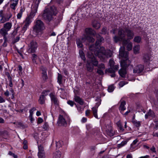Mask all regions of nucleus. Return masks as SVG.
Instances as JSON below:
<instances>
[{
    "instance_id": "1",
    "label": "nucleus",
    "mask_w": 158,
    "mask_h": 158,
    "mask_svg": "<svg viewBox=\"0 0 158 158\" xmlns=\"http://www.w3.org/2000/svg\"><path fill=\"white\" fill-rule=\"evenodd\" d=\"M90 52H88L87 53V56L88 58L87 63L86 64V67L88 71L91 72L93 69L92 64L95 66L98 65V62L96 60L93 54L96 56L99 55V40H97L95 44L90 45L89 47Z\"/></svg>"
},
{
    "instance_id": "2",
    "label": "nucleus",
    "mask_w": 158,
    "mask_h": 158,
    "mask_svg": "<svg viewBox=\"0 0 158 158\" xmlns=\"http://www.w3.org/2000/svg\"><path fill=\"white\" fill-rule=\"evenodd\" d=\"M128 52L125 51V48L121 47L119 49V57L123 59L121 61L120 65L122 68L119 71L121 76L124 77L126 74V68L130 65L131 62L128 58Z\"/></svg>"
},
{
    "instance_id": "3",
    "label": "nucleus",
    "mask_w": 158,
    "mask_h": 158,
    "mask_svg": "<svg viewBox=\"0 0 158 158\" xmlns=\"http://www.w3.org/2000/svg\"><path fill=\"white\" fill-rule=\"evenodd\" d=\"M57 13L56 8L52 6L49 8H45L42 15V17L45 20L51 21L53 15H56Z\"/></svg>"
},
{
    "instance_id": "4",
    "label": "nucleus",
    "mask_w": 158,
    "mask_h": 158,
    "mask_svg": "<svg viewBox=\"0 0 158 158\" xmlns=\"http://www.w3.org/2000/svg\"><path fill=\"white\" fill-rule=\"evenodd\" d=\"M126 28H119L118 32V36H115L113 38L114 41L115 43L122 41L123 44H125L127 41V40L125 38L126 36Z\"/></svg>"
},
{
    "instance_id": "5",
    "label": "nucleus",
    "mask_w": 158,
    "mask_h": 158,
    "mask_svg": "<svg viewBox=\"0 0 158 158\" xmlns=\"http://www.w3.org/2000/svg\"><path fill=\"white\" fill-rule=\"evenodd\" d=\"M112 54V52L110 50H105L104 47H100L99 48V61L105 62Z\"/></svg>"
},
{
    "instance_id": "6",
    "label": "nucleus",
    "mask_w": 158,
    "mask_h": 158,
    "mask_svg": "<svg viewBox=\"0 0 158 158\" xmlns=\"http://www.w3.org/2000/svg\"><path fill=\"white\" fill-rule=\"evenodd\" d=\"M33 31L38 34L42 32L45 29V27L43 22L40 19H36L33 27Z\"/></svg>"
},
{
    "instance_id": "7",
    "label": "nucleus",
    "mask_w": 158,
    "mask_h": 158,
    "mask_svg": "<svg viewBox=\"0 0 158 158\" xmlns=\"http://www.w3.org/2000/svg\"><path fill=\"white\" fill-rule=\"evenodd\" d=\"M102 129L106 135L110 136H112L114 135V131L113 130L111 124L106 125Z\"/></svg>"
},
{
    "instance_id": "8",
    "label": "nucleus",
    "mask_w": 158,
    "mask_h": 158,
    "mask_svg": "<svg viewBox=\"0 0 158 158\" xmlns=\"http://www.w3.org/2000/svg\"><path fill=\"white\" fill-rule=\"evenodd\" d=\"M114 62L112 60H110L109 65L110 67L108 69V71L109 73L115 72L118 69V66L117 65H114Z\"/></svg>"
},
{
    "instance_id": "9",
    "label": "nucleus",
    "mask_w": 158,
    "mask_h": 158,
    "mask_svg": "<svg viewBox=\"0 0 158 158\" xmlns=\"http://www.w3.org/2000/svg\"><path fill=\"white\" fill-rule=\"evenodd\" d=\"M29 47L28 52L34 53L35 52L38 46L35 41L32 40L31 42Z\"/></svg>"
},
{
    "instance_id": "10",
    "label": "nucleus",
    "mask_w": 158,
    "mask_h": 158,
    "mask_svg": "<svg viewBox=\"0 0 158 158\" xmlns=\"http://www.w3.org/2000/svg\"><path fill=\"white\" fill-rule=\"evenodd\" d=\"M38 156L39 158H45V153L44 147L41 144L38 145Z\"/></svg>"
},
{
    "instance_id": "11",
    "label": "nucleus",
    "mask_w": 158,
    "mask_h": 158,
    "mask_svg": "<svg viewBox=\"0 0 158 158\" xmlns=\"http://www.w3.org/2000/svg\"><path fill=\"white\" fill-rule=\"evenodd\" d=\"M57 124L60 126H66L67 125L66 121L63 116L60 114L58 117Z\"/></svg>"
},
{
    "instance_id": "12",
    "label": "nucleus",
    "mask_w": 158,
    "mask_h": 158,
    "mask_svg": "<svg viewBox=\"0 0 158 158\" xmlns=\"http://www.w3.org/2000/svg\"><path fill=\"white\" fill-rule=\"evenodd\" d=\"M94 20L92 22V25L93 27L96 29L99 28V23H98V20L99 18L98 17V14H96L94 15L93 16Z\"/></svg>"
},
{
    "instance_id": "13",
    "label": "nucleus",
    "mask_w": 158,
    "mask_h": 158,
    "mask_svg": "<svg viewBox=\"0 0 158 158\" xmlns=\"http://www.w3.org/2000/svg\"><path fill=\"white\" fill-rule=\"evenodd\" d=\"M126 36L127 37L128 40L132 39L134 36V32L128 28H126Z\"/></svg>"
},
{
    "instance_id": "14",
    "label": "nucleus",
    "mask_w": 158,
    "mask_h": 158,
    "mask_svg": "<svg viewBox=\"0 0 158 158\" xmlns=\"http://www.w3.org/2000/svg\"><path fill=\"white\" fill-rule=\"evenodd\" d=\"M144 66L142 64H139L135 67L133 69L134 73H142L144 70Z\"/></svg>"
},
{
    "instance_id": "15",
    "label": "nucleus",
    "mask_w": 158,
    "mask_h": 158,
    "mask_svg": "<svg viewBox=\"0 0 158 158\" xmlns=\"http://www.w3.org/2000/svg\"><path fill=\"white\" fill-rule=\"evenodd\" d=\"M38 6L35 5L33 6L31 8V10L30 15L28 16L31 19H32L35 15L37 11Z\"/></svg>"
},
{
    "instance_id": "16",
    "label": "nucleus",
    "mask_w": 158,
    "mask_h": 158,
    "mask_svg": "<svg viewBox=\"0 0 158 158\" xmlns=\"http://www.w3.org/2000/svg\"><path fill=\"white\" fill-rule=\"evenodd\" d=\"M0 34L3 37L4 43L7 42L8 40L6 35H8V31L3 28L0 29Z\"/></svg>"
},
{
    "instance_id": "17",
    "label": "nucleus",
    "mask_w": 158,
    "mask_h": 158,
    "mask_svg": "<svg viewBox=\"0 0 158 158\" xmlns=\"http://www.w3.org/2000/svg\"><path fill=\"white\" fill-rule=\"evenodd\" d=\"M50 96L52 102L56 106V108H59V102L56 97L52 93L50 94Z\"/></svg>"
},
{
    "instance_id": "18",
    "label": "nucleus",
    "mask_w": 158,
    "mask_h": 158,
    "mask_svg": "<svg viewBox=\"0 0 158 158\" xmlns=\"http://www.w3.org/2000/svg\"><path fill=\"white\" fill-rule=\"evenodd\" d=\"M86 34L85 35H94L95 33L92 28H86L85 30Z\"/></svg>"
},
{
    "instance_id": "19",
    "label": "nucleus",
    "mask_w": 158,
    "mask_h": 158,
    "mask_svg": "<svg viewBox=\"0 0 158 158\" xmlns=\"http://www.w3.org/2000/svg\"><path fill=\"white\" fill-rule=\"evenodd\" d=\"M123 44L124 46L127 45L126 48L127 50L128 51L131 50L132 48V43L129 40H127V41L125 44Z\"/></svg>"
},
{
    "instance_id": "20",
    "label": "nucleus",
    "mask_w": 158,
    "mask_h": 158,
    "mask_svg": "<svg viewBox=\"0 0 158 158\" xmlns=\"http://www.w3.org/2000/svg\"><path fill=\"white\" fill-rule=\"evenodd\" d=\"M12 26V23L10 22H8L4 24L3 28L8 31L11 29Z\"/></svg>"
},
{
    "instance_id": "21",
    "label": "nucleus",
    "mask_w": 158,
    "mask_h": 158,
    "mask_svg": "<svg viewBox=\"0 0 158 158\" xmlns=\"http://www.w3.org/2000/svg\"><path fill=\"white\" fill-rule=\"evenodd\" d=\"M81 40L83 41L87 40L89 42H93L94 41V39L92 37L89 35H85L84 37L82 38Z\"/></svg>"
},
{
    "instance_id": "22",
    "label": "nucleus",
    "mask_w": 158,
    "mask_h": 158,
    "mask_svg": "<svg viewBox=\"0 0 158 158\" xmlns=\"http://www.w3.org/2000/svg\"><path fill=\"white\" fill-rule=\"evenodd\" d=\"M0 17L1 18L0 20V23H4L5 22V16L4 11L3 10H0Z\"/></svg>"
},
{
    "instance_id": "23",
    "label": "nucleus",
    "mask_w": 158,
    "mask_h": 158,
    "mask_svg": "<svg viewBox=\"0 0 158 158\" xmlns=\"http://www.w3.org/2000/svg\"><path fill=\"white\" fill-rule=\"evenodd\" d=\"M74 99L76 102L79 103L81 105H83L84 103V102L82 99L76 95L74 96Z\"/></svg>"
},
{
    "instance_id": "24",
    "label": "nucleus",
    "mask_w": 158,
    "mask_h": 158,
    "mask_svg": "<svg viewBox=\"0 0 158 158\" xmlns=\"http://www.w3.org/2000/svg\"><path fill=\"white\" fill-rule=\"evenodd\" d=\"M138 141V139H136L135 140L133 141V142L131 144L130 149L132 151H133L134 150L135 148L136 147L135 144Z\"/></svg>"
},
{
    "instance_id": "25",
    "label": "nucleus",
    "mask_w": 158,
    "mask_h": 158,
    "mask_svg": "<svg viewBox=\"0 0 158 158\" xmlns=\"http://www.w3.org/2000/svg\"><path fill=\"white\" fill-rule=\"evenodd\" d=\"M14 124H15L17 127L24 128L25 127V126L23 124L20 122H14Z\"/></svg>"
},
{
    "instance_id": "26",
    "label": "nucleus",
    "mask_w": 158,
    "mask_h": 158,
    "mask_svg": "<svg viewBox=\"0 0 158 158\" xmlns=\"http://www.w3.org/2000/svg\"><path fill=\"white\" fill-rule=\"evenodd\" d=\"M130 138H127L125 140L122 141L120 144H119L118 145V147L119 148H121L125 145H126L127 142L130 139Z\"/></svg>"
},
{
    "instance_id": "27",
    "label": "nucleus",
    "mask_w": 158,
    "mask_h": 158,
    "mask_svg": "<svg viewBox=\"0 0 158 158\" xmlns=\"http://www.w3.org/2000/svg\"><path fill=\"white\" fill-rule=\"evenodd\" d=\"M105 69V66L103 64L99 65V75H103L104 74L103 71Z\"/></svg>"
},
{
    "instance_id": "28",
    "label": "nucleus",
    "mask_w": 158,
    "mask_h": 158,
    "mask_svg": "<svg viewBox=\"0 0 158 158\" xmlns=\"http://www.w3.org/2000/svg\"><path fill=\"white\" fill-rule=\"evenodd\" d=\"M31 22V19L29 17L27 16L26 18L25 21H24V24L29 26Z\"/></svg>"
},
{
    "instance_id": "29",
    "label": "nucleus",
    "mask_w": 158,
    "mask_h": 158,
    "mask_svg": "<svg viewBox=\"0 0 158 158\" xmlns=\"http://www.w3.org/2000/svg\"><path fill=\"white\" fill-rule=\"evenodd\" d=\"M61 155V152L59 151H56L53 154V158H60Z\"/></svg>"
},
{
    "instance_id": "30",
    "label": "nucleus",
    "mask_w": 158,
    "mask_h": 158,
    "mask_svg": "<svg viewBox=\"0 0 158 158\" xmlns=\"http://www.w3.org/2000/svg\"><path fill=\"white\" fill-rule=\"evenodd\" d=\"M140 46L139 45H136L134 46L133 51L135 54H138L139 53Z\"/></svg>"
},
{
    "instance_id": "31",
    "label": "nucleus",
    "mask_w": 158,
    "mask_h": 158,
    "mask_svg": "<svg viewBox=\"0 0 158 158\" xmlns=\"http://www.w3.org/2000/svg\"><path fill=\"white\" fill-rule=\"evenodd\" d=\"M45 98L44 95H41L39 100V102L41 104H44L45 102Z\"/></svg>"
},
{
    "instance_id": "32",
    "label": "nucleus",
    "mask_w": 158,
    "mask_h": 158,
    "mask_svg": "<svg viewBox=\"0 0 158 158\" xmlns=\"http://www.w3.org/2000/svg\"><path fill=\"white\" fill-rule=\"evenodd\" d=\"M141 40V37L137 36H135L133 40V41L136 43H140Z\"/></svg>"
},
{
    "instance_id": "33",
    "label": "nucleus",
    "mask_w": 158,
    "mask_h": 158,
    "mask_svg": "<svg viewBox=\"0 0 158 158\" xmlns=\"http://www.w3.org/2000/svg\"><path fill=\"white\" fill-rule=\"evenodd\" d=\"M120 109H126L125 105L126 104V102L123 100H120Z\"/></svg>"
},
{
    "instance_id": "34",
    "label": "nucleus",
    "mask_w": 158,
    "mask_h": 158,
    "mask_svg": "<svg viewBox=\"0 0 158 158\" xmlns=\"http://www.w3.org/2000/svg\"><path fill=\"white\" fill-rule=\"evenodd\" d=\"M150 59V56L148 54H145L143 56L144 61L148 62Z\"/></svg>"
},
{
    "instance_id": "35",
    "label": "nucleus",
    "mask_w": 158,
    "mask_h": 158,
    "mask_svg": "<svg viewBox=\"0 0 158 158\" xmlns=\"http://www.w3.org/2000/svg\"><path fill=\"white\" fill-rule=\"evenodd\" d=\"M62 75L58 73L57 77V81L59 84H61L62 83Z\"/></svg>"
},
{
    "instance_id": "36",
    "label": "nucleus",
    "mask_w": 158,
    "mask_h": 158,
    "mask_svg": "<svg viewBox=\"0 0 158 158\" xmlns=\"http://www.w3.org/2000/svg\"><path fill=\"white\" fill-rule=\"evenodd\" d=\"M76 43L78 47L81 48L82 47L83 44L81 41L80 39L77 40Z\"/></svg>"
},
{
    "instance_id": "37",
    "label": "nucleus",
    "mask_w": 158,
    "mask_h": 158,
    "mask_svg": "<svg viewBox=\"0 0 158 158\" xmlns=\"http://www.w3.org/2000/svg\"><path fill=\"white\" fill-rule=\"evenodd\" d=\"M37 59V56L35 54H32V60L33 63L36 64H37L36 62V60Z\"/></svg>"
},
{
    "instance_id": "38",
    "label": "nucleus",
    "mask_w": 158,
    "mask_h": 158,
    "mask_svg": "<svg viewBox=\"0 0 158 158\" xmlns=\"http://www.w3.org/2000/svg\"><path fill=\"white\" fill-rule=\"evenodd\" d=\"M63 144V142L62 141H59L56 143V146L57 148H59L62 146Z\"/></svg>"
},
{
    "instance_id": "39",
    "label": "nucleus",
    "mask_w": 158,
    "mask_h": 158,
    "mask_svg": "<svg viewBox=\"0 0 158 158\" xmlns=\"http://www.w3.org/2000/svg\"><path fill=\"white\" fill-rule=\"evenodd\" d=\"M79 53L81 58L84 60V61L85 60V58L84 54L82 51H79Z\"/></svg>"
},
{
    "instance_id": "40",
    "label": "nucleus",
    "mask_w": 158,
    "mask_h": 158,
    "mask_svg": "<svg viewBox=\"0 0 158 158\" xmlns=\"http://www.w3.org/2000/svg\"><path fill=\"white\" fill-rule=\"evenodd\" d=\"M114 88L113 85H112L109 86L108 89V90L109 92H112L114 89Z\"/></svg>"
},
{
    "instance_id": "41",
    "label": "nucleus",
    "mask_w": 158,
    "mask_h": 158,
    "mask_svg": "<svg viewBox=\"0 0 158 158\" xmlns=\"http://www.w3.org/2000/svg\"><path fill=\"white\" fill-rule=\"evenodd\" d=\"M148 114L149 116H151L152 117H154L155 116L154 112L151 109L149 110L148 112Z\"/></svg>"
},
{
    "instance_id": "42",
    "label": "nucleus",
    "mask_w": 158,
    "mask_h": 158,
    "mask_svg": "<svg viewBox=\"0 0 158 158\" xmlns=\"http://www.w3.org/2000/svg\"><path fill=\"white\" fill-rule=\"evenodd\" d=\"M42 78L44 82L48 78L47 74H42Z\"/></svg>"
},
{
    "instance_id": "43",
    "label": "nucleus",
    "mask_w": 158,
    "mask_h": 158,
    "mask_svg": "<svg viewBox=\"0 0 158 158\" xmlns=\"http://www.w3.org/2000/svg\"><path fill=\"white\" fill-rule=\"evenodd\" d=\"M93 112L94 116L96 118H98L97 115V109H93Z\"/></svg>"
},
{
    "instance_id": "44",
    "label": "nucleus",
    "mask_w": 158,
    "mask_h": 158,
    "mask_svg": "<svg viewBox=\"0 0 158 158\" xmlns=\"http://www.w3.org/2000/svg\"><path fill=\"white\" fill-rule=\"evenodd\" d=\"M8 154L10 156H12L14 158H18V156L17 155H15L14 153H13L11 151H9Z\"/></svg>"
},
{
    "instance_id": "45",
    "label": "nucleus",
    "mask_w": 158,
    "mask_h": 158,
    "mask_svg": "<svg viewBox=\"0 0 158 158\" xmlns=\"http://www.w3.org/2000/svg\"><path fill=\"white\" fill-rule=\"evenodd\" d=\"M8 80L9 81V85L10 87H12L13 86V83H12V77L8 79Z\"/></svg>"
},
{
    "instance_id": "46",
    "label": "nucleus",
    "mask_w": 158,
    "mask_h": 158,
    "mask_svg": "<svg viewBox=\"0 0 158 158\" xmlns=\"http://www.w3.org/2000/svg\"><path fill=\"white\" fill-rule=\"evenodd\" d=\"M17 4L18 3L15 2H13L10 5L11 8L14 10L15 9V7Z\"/></svg>"
},
{
    "instance_id": "47",
    "label": "nucleus",
    "mask_w": 158,
    "mask_h": 158,
    "mask_svg": "<svg viewBox=\"0 0 158 158\" xmlns=\"http://www.w3.org/2000/svg\"><path fill=\"white\" fill-rule=\"evenodd\" d=\"M154 121L156 123V124L154 129L155 130H157L158 129V121H156L155 120Z\"/></svg>"
},
{
    "instance_id": "48",
    "label": "nucleus",
    "mask_w": 158,
    "mask_h": 158,
    "mask_svg": "<svg viewBox=\"0 0 158 158\" xmlns=\"http://www.w3.org/2000/svg\"><path fill=\"white\" fill-rule=\"evenodd\" d=\"M41 69L42 71V74H47L46 69L45 68L42 66Z\"/></svg>"
},
{
    "instance_id": "49",
    "label": "nucleus",
    "mask_w": 158,
    "mask_h": 158,
    "mask_svg": "<svg viewBox=\"0 0 158 158\" xmlns=\"http://www.w3.org/2000/svg\"><path fill=\"white\" fill-rule=\"evenodd\" d=\"M126 84H127V82L126 83L124 81H121L119 82V85L120 87H122Z\"/></svg>"
},
{
    "instance_id": "50",
    "label": "nucleus",
    "mask_w": 158,
    "mask_h": 158,
    "mask_svg": "<svg viewBox=\"0 0 158 158\" xmlns=\"http://www.w3.org/2000/svg\"><path fill=\"white\" fill-rule=\"evenodd\" d=\"M67 103L69 105L72 106H73L74 104H75V103L74 102L71 100L68 101Z\"/></svg>"
},
{
    "instance_id": "51",
    "label": "nucleus",
    "mask_w": 158,
    "mask_h": 158,
    "mask_svg": "<svg viewBox=\"0 0 158 158\" xmlns=\"http://www.w3.org/2000/svg\"><path fill=\"white\" fill-rule=\"evenodd\" d=\"M48 127V125L47 123L45 124L43 126V128L44 130H46Z\"/></svg>"
},
{
    "instance_id": "52",
    "label": "nucleus",
    "mask_w": 158,
    "mask_h": 158,
    "mask_svg": "<svg viewBox=\"0 0 158 158\" xmlns=\"http://www.w3.org/2000/svg\"><path fill=\"white\" fill-rule=\"evenodd\" d=\"M12 16V15L11 13H10L9 14V16L8 18L6 17L5 19V22L7 21H8L9 20V19Z\"/></svg>"
},
{
    "instance_id": "53",
    "label": "nucleus",
    "mask_w": 158,
    "mask_h": 158,
    "mask_svg": "<svg viewBox=\"0 0 158 158\" xmlns=\"http://www.w3.org/2000/svg\"><path fill=\"white\" fill-rule=\"evenodd\" d=\"M150 150L152 152H156V149L154 146H152V147L150 149Z\"/></svg>"
},
{
    "instance_id": "54",
    "label": "nucleus",
    "mask_w": 158,
    "mask_h": 158,
    "mask_svg": "<svg viewBox=\"0 0 158 158\" xmlns=\"http://www.w3.org/2000/svg\"><path fill=\"white\" fill-rule=\"evenodd\" d=\"M22 15V14L21 12H19L17 15V18L18 19H20Z\"/></svg>"
},
{
    "instance_id": "55",
    "label": "nucleus",
    "mask_w": 158,
    "mask_h": 158,
    "mask_svg": "<svg viewBox=\"0 0 158 158\" xmlns=\"http://www.w3.org/2000/svg\"><path fill=\"white\" fill-rule=\"evenodd\" d=\"M28 26L24 24V26L23 27V30L24 31H25L26 30Z\"/></svg>"
},
{
    "instance_id": "56",
    "label": "nucleus",
    "mask_w": 158,
    "mask_h": 158,
    "mask_svg": "<svg viewBox=\"0 0 158 158\" xmlns=\"http://www.w3.org/2000/svg\"><path fill=\"white\" fill-rule=\"evenodd\" d=\"M29 118L31 122L32 123H33L34 120V119L33 118L32 116H31V115L30 116H29Z\"/></svg>"
},
{
    "instance_id": "57",
    "label": "nucleus",
    "mask_w": 158,
    "mask_h": 158,
    "mask_svg": "<svg viewBox=\"0 0 158 158\" xmlns=\"http://www.w3.org/2000/svg\"><path fill=\"white\" fill-rule=\"evenodd\" d=\"M134 123L136 127H139L140 126V123L139 122H134Z\"/></svg>"
},
{
    "instance_id": "58",
    "label": "nucleus",
    "mask_w": 158,
    "mask_h": 158,
    "mask_svg": "<svg viewBox=\"0 0 158 158\" xmlns=\"http://www.w3.org/2000/svg\"><path fill=\"white\" fill-rule=\"evenodd\" d=\"M43 122V119L42 118H38V124L40 123H42Z\"/></svg>"
},
{
    "instance_id": "59",
    "label": "nucleus",
    "mask_w": 158,
    "mask_h": 158,
    "mask_svg": "<svg viewBox=\"0 0 158 158\" xmlns=\"http://www.w3.org/2000/svg\"><path fill=\"white\" fill-rule=\"evenodd\" d=\"M19 36H17L15 39L14 40L13 42L14 43H15L18 41L19 40Z\"/></svg>"
},
{
    "instance_id": "60",
    "label": "nucleus",
    "mask_w": 158,
    "mask_h": 158,
    "mask_svg": "<svg viewBox=\"0 0 158 158\" xmlns=\"http://www.w3.org/2000/svg\"><path fill=\"white\" fill-rule=\"evenodd\" d=\"M5 74L7 76L8 79L11 77L10 74L8 72H6Z\"/></svg>"
},
{
    "instance_id": "61",
    "label": "nucleus",
    "mask_w": 158,
    "mask_h": 158,
    "mask_svg": "<svg viewBox=\"0 0 158 158\" xmlns=\"http://www.w3.org/2000/svg\"><path fill=\"white\" fill-rule=\"evenodd\" d=\"M5 101V99H4L2 96H0V103L4 102Z\"/></svg>"
},
{
    "instance_id": "62",
    "label": "nucleus",
    "mask_w": 158,
    "mask_h": 158,
    "mask_svg": "<svg viewBox=\"0 0 158 158\" xmlns=\"http://www.w3.org/2000/svg\"><path fill=\"white\" fill-rule=\"evenodd\" d=\"M4 94L5 96H6V97L8 96L9 95V91L7 90H6L5 91V92L4 93Z\"/></svg>"
},
{
    "instance_id": "63",
    "label": "nucleus",
    "mask_w": 158,
    "mask_h": 158,
    "mask_svg": "<svg viewBox=\"0 0 158 158\" xmlns=\"http://www.w3.org/2000/svg\"><path fill=\"white\" fill-rule=\"evenodd\" d=\"M90 114V111L89 110H87L85 111V115L86 116H88Z\"/></svg>"
},
{
    "instance_id": "64",
    "label": "nucleus",
    "mask_w": 158,
    "mask_h": 158,
    "mask_svg": "<svg viewBox=\"0 0 158 158\" xmlns=\"http://www.w3.org/2000/svg\"><path fill=\"white\" fill-rule=\"evenodd\" d=\"M153 136L154 137H158V131L157 132H154L153 133Z\"/></svg>"
}]
</instances>
